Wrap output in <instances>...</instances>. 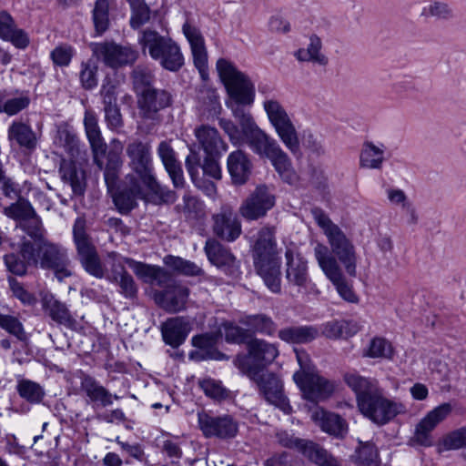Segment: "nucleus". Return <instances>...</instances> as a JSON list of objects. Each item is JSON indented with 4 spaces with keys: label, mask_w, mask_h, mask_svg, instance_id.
Here are the masks:
<instances>
[{
    "label": "nucleus",
    "mask_w": 466,
    "mask_h": 466,
    "mask_svg": "<svg viewBox=\"0 0 466 466\" xmlns=\"http://www.w3.org/2000/svg\"><path fill=\"white\" fill-rule=\"evenodd\" d=\"M258 93L264 97L263 108L281 142L293 155H300L296 127L284 106L274 97V89L268 84H260Z\"/></svg>",
    "instance_id": "obj_7"
},
{
    "label": "nucleus",
    "mask_w": 466,
    "mask_h": 466,
    "mask_svg": "<svg viewBox=\"0 0 466 466\" xmlns=\"http://www.w3.org/2000/svg\"><path fill=\"white\" fill-rule=\"evenodd\" d=\"M0 38L11 42L15 47L21 49L29 45L27 34L16 26L14 18L6 11L0 12Z\"/></svg>",
    "instance_id": "obj_33"
},
{
    "label": "nucleus",
    "mask_w": 466,
    "mask_h": 466,
    "mask_svg": "<svg viewBox=\"0 0 466 466\" xmlns=\"http://www.w3.org/2000/svg\"><path fill=\"white\" fill-rule=\"evenodd\" d=\"M157 153L160 158L166 171L170 177L175 187L181 188L184 187L185 179L180 162L177 158V155L170 143L161 141L157 148Z\"/></svg>",
    "instance_id": "obj_29"
},
{
    "label": "nucleus",
    "mask_w": 466,
    "mask_h": 466,
    "mask_svg": "<svg viewBox=\"0 0 466 466\" xmlns=\"http://www.w3.org/2000/svg\"><path fill=\"white\" fill-rule=\"evenodd\" d=\"M108 258L110 268L107 271L105 270V277L109 281L115 282L128 273L125 268V264H127L126 260L127 258H123L116 252H112L108 254Z\"/></svg>",
    "instance_id": "obj_59"
},
{
    "label": "nucleus",
    "mask_w": 466,
    "mask_h": 466,
    "mask_svg": "<svg viewBox=\"0 0 466 466\" xmlns=\"http://www.w3.org/2000/svg\"><path fill=\"white\" fill-rule=\"evenodd\" d=\"M360 324L354 319H332L320 326V332L329 339L352 337L360 329Z\"/></svg>",
    "instance_id": "obj_34"
},
{
    "label": "nucleus",
    "mask_w": 466,
    "mask_h": 466,
    "mask_svg": "<svg viewBox=\"0 0 466 466\" xmlns=\"http://www.w3.org/2000/svg\"><path fill=\"white\" fill-rule=\"evenodd\" d=\"M80 387L88 398L89 402L93 404L106 407L113 403V398L118 399V396H113L104 386L90 376H85L82 379Z\"/></svg>",
    "instance_id": "obj_36"
},
{
    "label": "nucleus",
    "mask_w": 466,
    "mask_h": 466,
    "mask_svg": "<svg viewBox=\"0 0 466 466\" xmlns=\"http://www.w3.org/2000/svg\"><path fill=\"white\" fill-rule=\"evenodd\" d=\"M299 451L319 466H326L334 459L319 445L305 440L300 446Z\"/></svg>",
    "instance_id": "obj_54"
},
{
    "label": "nucleus",
    "mask_w": 466,
    "mask_h": 466,
    "mask_svg": "<svg viewBox=\"0 0 466 466\" xmlns=\"http://www.w3.org/2000/svg\"><path fill=\"white\" fill-rule=\"evenodd\" d=\"M117 85L110 78H106L100 89L105 121L112 131H119L124 127L120 108L117 105Z\"/></svg>",
    "instance_id": "obj_21"
},
{
    "label": "nucleus",
    "mask_w": 466,
    "mask_h": 466,
    "mask_svg": "<svg viewBox=\"0 0 466 466\" xmlns=\"http://www.w3.org/2000/svg\"><path fill=\"white\" fill-rule=\"evenodd\" d=\"M204 249L210 263L218 268H232L235 266V256L218 240L208 238L206 241Z\"/></svg>",
    "instance_id": "obj_39"
},
{
    "label": "nucleus",
    "mask_w": 466,
    "mask_h": 466,
    "mask_svg": "<svg viewBox=\"0 0 466 466\" xmlns=\"http://www.w3.org/2000/svg\"><path fill=\"white\" fill-rule=\"evenodd\" d=\"M194 135L208 156H218L219 157L228 150L227 143L216 127L209 125H200L195 128Z\"/></svg>",
    "instance_id": "obj_26"
},
{
    "label": "nucleus",
    "mask_w": 466,
    "mask_h": 466,
    "mask_svg": "<svg viewBox=\"0 0 466 466\" xmlns=\"http://www.w3.org/2000/svg\"><path fill=\"white\" fill-rule=\"evenodd\" d=\"M12 96L6 90H0V113H5L8 116H15L25 109L30 104V98L24 94Z\"/></svg>",
    "instance_id": "obj_44"
},
{
    "label": "nucleus",
    "mask_w": 466,
    "mask_h": 466,
    "mask_svg": "<svg viewBox=\"0 0 466 466\" xmlns=\"http://www.w3.org/2000/svg\"><path fill=\"white\" fill-rule=\"evenodd\" d=\"M5 264L7 269L17 276H24L26 274L27 267L30 266L27 260L15 253L7 254L4 257Z\"/></svg>",
    "instance_id": "obj_64"
},
{
    "label": "nucleus",
    "mask_w": 466,
    "mask_h": 466,
    "mask_svg": "<svg viewBox=\"0 0 466 466\" xmlns=\"http://www.w3.org/2000/svg\"><path fill=\"white\" fill-rule=\"evenodd\" d=\"M137 104L141 118L156 124L160 121L158 112L171 106L172 96L166 90L153 88L139 96Z\"/></svg>",
    "instance_id": "obj_20"
},
{
    "label": "nucleus",
    "mask_w": 466,
    "mask_h": 466,
    "mask_svg": "<svg viewBox=\"0 0 466 466\" xmlns=\"http://www.w3.org/2000/svg\"><path fill=\"white\" fill-rule=\"evenodd\" d=\"M420 16L437 21H451L456 17L454 8L446 1L431 0L421 9Z\"/></svg>",
    "instance_id": "obj_42"
},
{
    "label": "nucleus",
    "mask_w": 466,
    "mask_h": 466,
    "mask_svg": "<svg viewBox=\"0 0 466 466\" xmlns=\"http://www.w3.org/2000/svg\"><path fill=\"white\" fill-rule=\"evenodd\" d=\"M217 70L228 94L236 103L248 106L253 104L255 86L248 75L225 58L217 61Z\"/></svg>",
    "instance_id": "obj_9"
},
{
    "label": "nucleus",
    "mask_w": 466,
    "mask_h": 466,
    "mask_svg": "<svg viewBox=\"0 0 466 466\" xmlns=\"http://www.w3.org/2000/svg\"><path fill=\"white\" fill-rule=\"evenodd\" d=\"M267 158L270 160L272 166L285 182L289 185L297 183L298 176L292 167L290 158L279 145Z\"/></svg>",
    "instance_id": "obj_40"
},
{
    "label": "nucleus",
    "mask_w": 466,
    "mask_h": 466,
    "mask_svg": "<svg viewBox=\"0 0 466 466\" xmlns=\"http://www.w3.org/2000/svg\"><path fill=\"white\" fill-rule=\"evenodd\" d=\"M258 387L260 394L263 395L265 400L279 408L286 414H289L292 408L289 400L284 395L282 381L273 373H260L257 372L256 375H247Z\"/></svg>",
    "instance_id": "obj_16"
},
{
    "label": "nucleus",
    "mask_w": 466,
    "mask_h": 466,
    "mask_svg": "<svg viewBox=\"0 0 466 466\" xmlns=\"http://www.w3.org/2000/svg\"><path fill=\"white\" fill-rule=\"evenodd\" d=\"M123 144L120 140L114 138L110 142V147L106 156V164L98 167L104 170V178L108 191H114L117 187L119 177L123 167Z\"/></svg>",
    "instance_id": "obj_23"
},
{
    "label": "nucleus",
    "mask_w": 466,
    "mask_h": 466,
    "mask_svg": "<svg viewBox=\"0 0 466 466\" xmlns=\"http://www.w3.org/2000/svg\"><path fill=\"white\" fill-rule=\"evenodd\" d=\"M314 257L324 275L336 287L340 297L349 302H357V295L348 284L340 265L329 254V248L322 243H317L314 247Z\"/></svg>",
    "instance_id": "obj_12"
},
{
    "label": "nucleus",
    "mask_w": 466,
    "mask_h": 466,
    "mask_svg": "<svg viewBox=\"0 0 466 466\" xmlns=\"http://www.w3.org/2000/svg\"><path fill=\"white\" fill-rule=\"evenodd\" d=\"M41 304L44 314L50 318L54 322L58 325H63L68 329L76 328V320L70 313L66 305L56 299L52 294L44 295Z\"/></svg>",
    "instance_id": "obj_30"
},
{
    "label": "nucleus",
    "mask_w": 466,
    "mask_h": 466,
    "mask_svg": "<svg viewBox=\"0 0 466 466\" xmlns=\"http://www.w3.org/2000/svg\"><path fill=\"white\" fill-rule=\"evenodd\" d=\"M16 390L22 399L31 404L40 403L46 394L44 388L39 383L27 379L18 380Z\"/></svg>",
    "instance_id": "obj_50"
},
{
    "label": "nucleus",
    "mask_w": 466,
    "mask_h": 466,
    "mask_svg": "<svg viewBox=\"0 0 466 466\" xmlns=\"http://www.w3.org/2000/svg\"><path fill=\"white\" fill-rule=\"evenodd\" d=\"M312 216L327 237L330 249L329 254L340 263L350 277L357 276L358 255L352 241L342 229L334 224L329 216L319 208L311 210Z\"/></svg>",
    "instance_id": "obj_4"
},
{
    "label": "nucleus",
    "mask_w": 466,
    "mask_h": 466,
    "mask_svg": "<svg viewBox=\"0 0 466 466\" xmlns=\"http://www.w3.org/2000/svg\"><path fill=\"white\" fill-rule=\"evenodd\" d=\"M352 459L360 466H380L379 451L370 441H360Z\"/></svg>",
    "instance_id": "obj_46"
},
{
    "label": "nucleus",
    "mask_w": 466,
    "mask_h": 466,
    "mask_svg": "<svg viewBox=\"0 0 466 466\" xmlns=\"http://www.w3.org/2000/svg\"><path fill=\"white\" fill-rule=\"evenodd\" d=\"M294 380L303 393V397L312 402L329 399L335 390V383L314 372H295Z\"/></svg>",
    "instance_id": "obj_14"
},
{
    "label": "nucleus",
    "mask_w": 466,
    "mask_h": 466,
    "mask_svg": "<svg viewBox=\"0 0 466 466\" xmlns=\"http://www.w3.org/2000/svg\"><path fill=\"white\" fill-rule=\"evenodd\" d=\"M79 260L87 273L97 278L105 277V268L102 266L96 248L91 245L76 250Z\"/></svg>",
    "instance_id": "obj_43"
},
{
    "label": "nucleus",
    "mask_w": 466,
    "mask_h": 466,
    "mask_svg": "<svg viewBox=\"0 0 466 466\" xmlns=\"http://www.w3.org/2000/svg\"><path fill=\"white\" fill-rule=\"evenodd\" d=\"M4 214L8 218L19 220L22 223L35 216V211L28 200L24 198H19L16 202L5 208Z\"/></svg>",
    "instance_id": "obj_52"
},
{
    "label": "nucleus",
    "mask_w": 466,
    "mask_h": 466,
    "mask_svg": "<svg viewBox=\"0 0 466 466\" xmlns=\"http://www.w3.org/2000/svg\"><path fill=\"white\" fill-rule=\"evenodd\" d=\"M84 126L89 141L94 162L97 167H102V157L106 154V144L102 137L96 115L92 111H86Z\"/></svg>",
    "instance_id": "obj_27"
},
{
    "label": "nucleus",
    "mask_w": 466,
    "mask_h": 466,
    "mask_svg": "<svg viewBox=\"0 0 466 466\" xmlns=\"http://www.w3.org/2000/svg\"><path fill=\"white\" fill-rule=\"evenodd\" d=\"M8 138L15 140L20 147L33 148L36 138L31 127L22 122H14L8 128Z\"/></svg>",
    "instance_id": "obj_48"
},
{
    "label": "nucleus",
    "mask_w": 466,
    "mask_h": 466,
    "mask_svg": "<svg viewBox=\"0 0 466 466\" xmlns=\"http://www.w3.org/2000/svg\"><path fill=\"white\" fill-rule=\"evenodd\" d=\"M384 162V150L372 142H366L360 156L361 167L370 169H380Z\"/></svg>",
    "instance_id": "obj_47"
},
{
    "label": "nucleus",
    "mask_w": 466,
    "mask_h": 466,
    "mask_svg": "<svg viewBox=\"0 0 466 466\" xmlns=\"http://www.w3.org/2000/svg\"><path fill=\"white\" fill-rule=\"evenodd\" d=\"M126 154L128 158V167L131 169V173L127 176L139 178L140 182L152 192H161L163 186L154 174L150 143L137 138L133 139L127 145Z\"/></svg>",
    "instance_id": "obj_8"
},
{
    "label": "nucleus",
    "mask_w": 466,
    "mask_h": 466,
    "mask_svg": "<svg viewBox=\"0 0 466 466\" xmlns=\"http://www.w3.org/2000/svg\"><path fill=\"white\" fill-rule=\"evenodd\" d=\"M216 338L211 334H201L192 338V345L198 350L191 353V356H197L198 360L214 359L223 360L225 354L215 349Z\"/></svg>",
    "instance_id": "obj_41"
},
{
    "label": "nucleus",
    "mask_w": 466,
    "mask_h": 466,
    "mask_svg": "<svg viewBox=\"0 0 466 466\" xmlns=\"http://www.w3.org/2000/svg\"><path fill=\"white\" fill-rule=\"evenodd\" d=\"M303 145L312 154L316 156H322L325 154L326 149L323 144V138L320 135L313 133L311 130H305L303 132Z\"/></svg>",
    "instance_id": "obj_62"
},
{
    "label": "nucleus",
    "mask_w": 466,
    "mask_h": 466,
    "mask_svg": "<svg viewBox=\"0 0 466 466\" xmlns=\"http://www.w3.org/2000/svg\"><path fill=\"white\" fill-rule=\"evenodd\" d=\"M445 450H458L466 445V425L448 433L442 441Z\"/></svg>",
    "instance_id": "obj_61"
},
{
    "label": "nucleus",
    "mask_w": 466,
    "mask_h": 466,
    "mask_svg": "<svg viewBox=\"0 0 466 466\" xmlns=\"http://www.w3.org/2000/svg\"><path fill=\"white\" fill-rule=\"evenodd\" d=\"M132 79L134 88L138 97L144 95L147 90H152L154 88L151 86L153 75L147 69L137 67L132 73Z\"/></svg>",
    "instance_id": "obj_58"
},
{
    "label": "nucleus",
    "mask_w": 466,
    "mask_h": 466,
    "mask_svg": "<svg viewBox=\"0 0 466 466\" xmlns=\"http://www.w3.org/2000/svg\"><path fill=\"white\" fill-rule=\"evenodd\" d=\"M55 144L72 156L78 150V138L72 127L66 123L57 126Z\"/></svg>",
    "instance_id": "obj_49"
},
{
    "label": "nucleus",
    "mask_w": 466,
    "mask_h": 466,
    "mask_svg": "<svg viewBox=\"0 0 466 466\" xmlns=\"http://www.w3.org/2000/svg\"><path fill=\"white\" fill-rule=\"evenodd\" d=\"M393 354L394 350L390 342L380 337L373 338L364 352V356L372 359L390 360Z\"/></svg>",
    "instance_id": "obj_57"
},
{
    "label": "nucleus",
    "mask_w": 466,
    "mask_h": 466,
    "mask_svg": "<svg viewBox=\"0 0 466 466\" xmlns=\"http://www.w3.org/2000/svg\"><path fill=\"white\" fill-rule=\"evenodd\" d=\"M130 5V26L138 29L150 20V8L145 0H127Z\"/></svg>",
    "instance_id": "obj_55"
},
{
    "label": "nucleus",
    "mask_w": 466,
    "mask_h": 466,
    "mask_svg": "<svg viewBox=\"0 0 466 466\" xmlns=\"http://www.w3.org/2000/svg\"><path fill=\"white\" fill-rule=\"evenodd\" d=\"M322 43L317 35H311L307 48L299 49L295 56L298 60L303 62H313L320 66L328 64V57L321 53Z\"/></svg>",
    "instance_id": "obj_45"
},
{
    "label": "nucleus",
    "mask_w": 466,
    "mask_h": 466,
    "mask_svg": "<svg viewBox=\"0 0 466 466\" xmlns=\"http://www.w3.org/2000/svg\"><path fill=\"white\" fill-rule=\"evenodd\" d=\"M319 335V329L315 326H291L279 330L278 337L289 344H306L313 341Z\"/></svg>",
    "instance_id": "obj_35"
},
{
    "label": "nucleus",
    "mask_w": 466,
    "mask_h": 466,
    "mask_svg": "<svg viewBox=\"0 0 466 466\" xmlns=\"http://www.w3.org/2000/svg\"><path fill=\"white\" fill-rule=\"evenodd\" d=\"M239 323L247 328L250 337L257 333L271 337L277 331L276 322L263 313L246 315L239 319Z\"/></svg>",
    "instance_id": "obj_37"
},
{
    "label": "nucleus",
    "mask_w": 466,
    "mask_h": 466,
    "mask_svg": "<svg viewBox=\"0 0 466 466\" xmlns=\"http://www.w3.org/2000/svg\"><path fill=\"white\" fill-rule=\"evenodd\" d=\"M344 381L356 395L360 413L373 423L382 426L407 412L406 406L395 398H388L378 380L357 372L344 375Z\"/></svg>",
    "instance_id": "obj_1"
},
{
    "label": "nucleus",
    "mask_w": 466,
    "mask_h": 466,
    "mask_svg": "<svg viewBox=\"0 0 466 466\" xmlns=\"http://www.w3.org/2000/svg\"><path fill=\"white\" fill-rule=\"evenodd\" d=\"M161 192H152L140 182L139 178L132 176L125 177L122 185L117 183L114 191H109L113 196L116 208L122 214H127L137 206V200L142 199L156 205L171 204L177 199V195L167 187H162Z\"/></svg>",
    "instance_id": "obj_5"
},
{
    "label": "nucleus",
    "mask_w": 466,
    "mask_h": 466,
    "mask_svg": "<svg viewBox=\"0 0 466 466\" xmlns=\"http://www.w3.org/2000/svg\"><path fill=\"white\" fill-rule=\"evenodd\" d=\"M61 179L68 184L75 195H83L86 187L85 172L74 161L63 159L59 167Z\"/></svg>",
    "instance_id": "obj_38"
},
{
    "label": "nucleus",
    "mask_w": 466,
    "mask_h": 466,
    "mask_svg": "<svg viewBox=\"0 0 466 466\" xmlns=\"http://www.w3.org/2000/svg\"><path fill=\"white\" fill-rule=\"evenodd\" d=\"M275 200V196L266 186H258L241 203L239 214L247 220H258L274 207Z\"/></svg>",
    "instance_id": "obj_18"
},
{
    "label": "nucleus",
    "mask_w": 466,
    "mask_h": 466,
    "mask_svg": "<svg viewBox=\"0 0 466 466\" xmlns=\"http://www.w3.org/2000/svg\"><path fill=\"white\" fill-rule=\"evenodd\" d=\"M190 330V320L182 316L169 318L161 326L163 340L172 348L183 344Z\"/></svg>",
    "instance_id": "obj_28"
},
{
    "label": "nucleus",
    "mask_w": 466,
    "mask_h": 466,
    "mask_svg": "<svg viewBox=\"0 0 466 466\" xmlns=\"http://www.w3.org/2000/svg\"><path fill=\"white\" fill-rule=\"evenodd\" d=\"M90 47L93 55L111 68L132 64L137 58V53L131 47L123 46L112 41L92 43Z\"/></svg>",
    "instance_id": "obj_15"
},
{
    "label": "nucleus",
    "mask_w": 466,
    "mask_h": 466,
    "mask_svg": "<svg viewBox=\"0 0 466 466\" xmlns=\"http://www.w3.org/2000/svg\"><path fill=\"white\" fill-rule=\"evenodd\" d=\"M452 410V404L444 402L427 412L415 425L413 434L410 439V445L431 447L434 443L433 431L451 414Z\"/></svg>",
    "instance_id": "obj_13"
},
{
    "label": "nucleus",
    "mask_w": 466,
    "mask_h": 466,
    "mask_svg": "<svg viewBox=\"0 0 466 466\" xmlns=\"http://www.w3.org/2000/svg\"><path fill=\"white\" fill-rule=\"evenodd\" d=\"M19 253L30 267L52 271L60 282L72 275L67 249L60 244L46 239L34 243L24 238L19 245Z\"/></svg>",
    "instance_id": "obj_3"
},
{
    "label": "nucleus",
    "mask_w": 466,
    "mask_h": 466,
    "mask_svg": "<svg viewBox=\"0 0 466 466\" xmlns=\"http://www.w3.org/2000/svg\"><path fill=\"white\" fill-rule=\"evenodd\" d=\"M188 296V288L172 283L167 284L164 290L156 292L155 300L167 312L176 313L186 308Z\"/></svg>",
    "instance_id": "obj_24"
},
{
    "label": "nucleus",
    "mask_w": 466,
    "mask_h": 466,
    "mask_svg": "<svg viewBox=\"0 0 466 466\" xmlns=\"http://www.w3.org/2000/svg\"><path fill=\"white\" fill-rule=\"evenodd\" d=\"M92 13L95 31L101 35L109 27V0H96Z\"/></svg>",
    "instance_id": "obj_51"
},
{
    "label": "nucleus",
    "mask_w": 466,
    "mask_h": 466,
    "mask_svg": "<svg viewBox=\"0 0 466 466\" xmlns=\"http://www.w3.org/2000/svg\"><path fill=\"white\" fill-rule=\"evenodd\" d=\"M286 279L290 285L307 289L311 280L308 272V261L291 248H287Z\"/></svg>",
    "instance_id": "obj_25"
},
{
    "label": "nucleus",
    "mask_w": 466,
    "mask_h": 466,
    "mask_svg": "<svg viewBox=\"0 0 466 466\" xmlns=\"http://www.w3.org/2000/svg\"><path fill=\"white\" fill-rule=\"evenodd\" d=\"M200 431L207 438L230 439L237 435L238 426L229 415L213 416L205 411L198 413Z\"/></svg>",
    "instance_id": "obj_17"
},
{
    "label": "nucleus",
    "mask_w": 466,
    "mask_h": 466,
    "mask_svg": "<svg viewBox=\"0 0 466 466\" xmlns=\"http://www.w3.org/2000/svg\"><path fill=\"white\" fill-rule=\"evenodd\" d=\"M182 31L190 45L195 66L198 68L201 78L208 80V52L200 30L187 20L182 26Z\"/></svg>",
    "instance_id": "obj_22"
},
{
    "label": "nucleus",
    "mask_w": 466,
    "mask_h": 466,
    "mask_svg": "<svg viewBox=\"0 0 466 466\" xmlns=\"http://www.w3.org/2000/svg\"><path fill=\"white\" fill-rule=\"evenodd\" d=\"M233 115L239 124L244 141L255 154L267 157L279 145L256 124L249 112L238 106L233 109Z\"/></svg>",
    "instance_id": "obj_11"
},
{
    "label": "nucleus",
    "mask_w": 466,
    "mask_h": 466,
    "mask_svg": "<svg viewBox=\"0 0 466 466\" xmlns=\"http://www.w3.org/2000/svg\"><path fill=\"white\" fill-rule=\"evenodd\" d=\"M75 55V49L69 45L57 46L50 54L53 63L57 66H69L72 57Z\"/></svg>",
    "instance_id": "obj_63"
},
{
    "label": "nucleus",
    "mask_w": 466,
    "mask_h": 466,
    "mask_svg": "<svg viewBox=\"0 0 466 466\" xmlns=\"http://www.w3.org/2000/svg\"><path fill=\"white\" fill-rule=\"evenodd\" d=\"M0 327L8 333L15 336L18 339H25V332L23 324L19 319L11 315H4L0 313Z\"/></svg>",
    "instance_id": "obj_60"
},
{
    "label": "nucleus",
    "mask_w": 466,
    "mask_h": 466,
    "mask_svg": "<svg viewBox=\"0 0 466 466\" xmlns=\"http://www.w3.org/2000/svg\"><path fill=\"white\" fill-rule=\"evenodd\" d=\"M212 231L218 238L228 242L235 241L241 235V223L230 205H222L212 215Z\"/></svg>",
    "instance_id": "obj_19"
},
{
    "label": "nucleus",
    "mask_w": 466,
    "mask_h": 466,
    "mask_svg": "<svg viewBox=\"0 0 466 466\" xmlns=\"http://www.w3.org/2000/svg\"><path fill=\"white\" fill-rule=\"evenodd\" d=\"M254 268L265 285L273 293L281 290V259L276 239V228L264 227L259 229L251 247Z\"/></svg>",
    "instance_id": "obj_2"
},
{
    "label": "nucleus",
    "mask_w": 466,
    "mask_h": 466,
    "mask_svg": "<svg viewBox=\"0 0 466 466\" xmlns=\"http://www.w3.org/2000/svg\"><path fill=\"white\" fill-rule=\"evenodd\" d=\"M164 263L168 268L186 276H200L203 274V270L199 266L180 257L166 256Z\"/></svg>",
    "instance_id": "obj_53"
},
{
    "label": "nucleus",
    "mask_w": 466,
    "mask_h": 466,
    "mask_svg": "<svg viewBox=\"0 0 466 466\" xmlns=\"http://www.w3.org/2000/svg\"><path fill=\"white\" fill-rule=\"evenodd\" d=\"M198 386L205 395L216 401H222L228 397V390L223 386L220 380L205 378L198 380Z\"/></svg>",
    "instance_id": "obj_56"
},
{
    "label": "nucleus",
    "mask_w": 466,
    "mask_h": 466,
    "mask_svg": "<svg viewBox=\"0 0 466 466\" xmlns=\"http://www.w3.org/2000/svg\"><path fill=\"white\" fill-rule=\"evenodd\" d=\"M137 41L142 52L147 53L164 69L177 72L184 66L181 48L170 36L147 28L139 31Z\"/></svg>",
    "instance_id": "obj_6"
},
{
    "label": "nucleus",
    "mask_w": 466,
    "mask_h": 466,
    "mask_svg": "<svg viewBox=\"0 0 466 466\" xmlns=\"http://www.w3.org/2000/svg\"><path fill=\"white\" fill-rule=\"evenodd\" d=\"M227 167L234 185H244L249 178L252 163L248 155L238 149L231 152L227 159Z\"/></svg>",
    "instance_id": "obj_31"
},
{
    "label": "nucleus",
    "mask_w": 466,
    "mask_h": 466,
    "mask_svg": "<svg viewBox=\"0 0 466 466\" xmlns=\"http://www.w3.org/2000/svg\"><path fill=\"white\" fill-rule=\"evenodd\" d=\"M247 355H238L235 366L245 375H256L279 356L277 344L263 339L251 338L247 342Z\"/></svg>",
    "instance_id": "obj_10"
},
{
    "label": "nucleus",
    "mask_w": 466,
    "mask_h": 466,
    "mask_svg": "<svg viewBox=\"0 0 466 466\" xmlns=\"http://www.w3.org/2000/svg\"><path fill=\"white\" fill-rule=\"evenodd\" d=\"M312 420L320 429L336 438H343L348 432V423L339 415L318 408L311 414Z\"/></svg>",
    "instance_id": "obj_32"
}]
</instances>
